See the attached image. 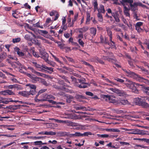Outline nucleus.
Instances as JSON below:
<instances>
[{"mask_svg": "<svg viewBox=\"0 0 149 149\" xmlns=\"http://www.w3.org/2000/svg\"><path fill=\"white\" fill-rule=\"evenodd\" d=\"M123 70L125 72V74L126 76L135 79L139 81L143 82L149 84V81L143 77L136 74L135 73L130 71L129 70L123 69Z\"/></svg>", "mask_w": 149, "mask_h": 149, "instance_id": "1", "label": "nucleus"}, {"mask_svg": "<svg viewBox=\"0 0 149 149\" xmlns=\"http://www.w3.org/2000/svg\"><path fill=\"white\" fill-rule=\"evenodd\" d=\"M126 81L128 82L124 83V84L128 88L131 90L132 92L136 93H139L138 89L140 86L143 87L142 85L135 83L129 79H126Z\"/></svg>", "mask_w": 149, "mask_h": 149, "instance_id": "2", "label": "nucleus"}, {"mask_svg": "<svg viewBox=\"0 0 149 149\" xmlns=\"http://www.w3.org/2000/svg\"><path fill=\"white\" fill-rule=\"evenodd\" d=\"M40 99L36 98V97H35L34 100L36 102L38 103L40 102H43L44 101H47L50 99L55 100V97L52 95H49L46 93H44L41 95L40 96Z\"/></svg>", "mask_w": 149, "mask_h": 149, "instance_id": "3", "label": "nucleus"}, {"mask_svg": "<svg viewBox=\"0 0 149 149\" xmlns=\"http://www.w3.org/2000/svg\"><path fill=\"white\" fill-rule=\"evenodd\" d=\"M130 132H127L126 133L129 134H137L139 135H144L146 134L145 131L137 129H131Z\"/></svg>", "mask_w": 149, "mask_h": 149, "instance_id": "4", "label": "nucleus"}, {"mask_svg": "<svg viewBox=\"0 0 149 149\" xmlns=\"http://www.w3.org/2000/svg\"><path fill=\"white\" fill-rule=\"evenodd\" d=\"M102 97L106 101L110 103H114L116 102V100L114 99V97L108 95H103Z\"/></svg>", "mask_w": 149, "mask_h": 149, "instance_id": "5", "label": "nucleus"}, {"mask_svg": "<svg viewBox=\"0 0 149 149\" xmlns=\"http://www.w3.org/2000/svg\"><path fill=\"white\" fill-rule=\"evenodd\" d=\"M110 89L113 92L118 94V95L120 96H124L126 94L125 92L121 90L113 88H110Z\"/></svg>", "mask_w": 149, "mask_h": 149, "instance_id": "6", "label": "nucleus"}, {"mask_svg": "<svg viewBox=\"0 0 149 149\" xmlns=\"http://www.w3.org/2000/svg\"><path fill=\"white\" fill-rule=\"evenodd\" d=\"M124 3H130V7H132L133 6H140L142 7H143L144 5L142 4L140 2L134 3L133 4H132L133 1V0H121Z\"/></svg>", "mask_w": 149, "mask_h": 149, "instance_id": "7", "label": "nucleus"}, {"mask_svg": "<svg viewBox=\"0 0 149 149\" xmlns=\"http://www.w3.org/2000/svg\"><path fill=\"white\" fill-rule=\"evenodd\" d=\"M40 52L42 56L41 58H43L46 62L48 60L49 55L48 54L45 52V50L42 49L40 50Z\"/></svg>", "mask_w": 149, "mask_h": 149, "instance_id": "8", "label": "nucleus"}, {"mask_svg": "<svg viewBox=\"0 0 149 149\" xmlns=\"http://www.w3.org/2000/svg\"><path fill=\"white\" fill-rule=\"evenodd\" d=\"M91 36L92 37H94L96 33L97 29L96 28L93 27H91L89 29Z\"/></svg>", "mask_w": 149, "mask_h": 149, "instance_id": "9", "label": "nucleus"}, {"mask_svg": "<svg viewBox=\"0 0 149 149\" xmlns=\"http://www.w3.org/2000/svg\"><path fill=\"white\" fill-rule=\"evenodd\" d=\"M66 118H67L69 119H75L76 118V115L72 113H65V117Z\"/></svg>", "mask_w": 149, "mask_h": 149, "instance_id": "10", "label": "nucleus"}, {"mask_svg": "<svg viewBox=\"0 0 149 149\" xmlns=\"http://www.w3.org/2000/svg\"><path fill=\"white\" fill-rule=\"evenodd\" d=\"M42 68L46 70V71L48 73L51 74L53 72V68L51 67H48L45 65L42 64Z\"/></svg>", "mask_w": 149, "mask_h": 149, "instance_id": "11", "label": "nucleus"}, {"mask_svg": "<svg viewBox=\"0 0 149 149\" xmlns=\"http://www.w3.org/2000/svg\"><path fill=\"white\" fill-rule=\"evenodd\" d=\"M106 30L107 32V33L109 37V40L110 41L112 42L114 44V42L112 40V32L111 31L109 28L108 27L106 28Z\"/></svg>", "mask_w": 149, "mask_h": 149, "instance_id": "12", "label": "nucleus"}, {"mask_svg": "<svg viewBox=\"0 0 149 149\" xmlns=\"http://www.w3.org/2000/svg\"><path fill=\"white\" fill-rule=\"evenodd\" d=\"M112 15L114 18L115 20L117 22H119L120 21L119 18V15L117 13H112Z\"/></svg>", "mask_w": 149, "mask_h": 149, "instance_id": "13", "label": "nucleus"}, {"mask_svg": "<svg viewBox=\"0 0 149 149\" xmlns=\"http://www.w3.org/2000/svg\"><path fill=\"white\" fill-rule=\"evenodd\" d=\"M73 126L76 127L75 128L77 130H83L85 128V126L84 125L79 124L77 123H75Z\"/></svg>", "mask_w": 149, "mask_h": 149, "instance_id": "14", "label": "nucleus"}, {"mask_svg": "<svg viewBox=\"0 0 149 149\" xmlns=\"http://www.w3.org/2000/svg\"><path fill=\"white\" fill-rule=\"evenodd\" d=\"M28 93V91H19L18 92V94L22 96L28 97H29Z\"/></svg>", "mask_w": 149, "mask_h": 149, "instance_id": "15", "label": "nucleus"}, {"mask_svg": "<svg viewBox=\"0 0 149 149\" xmlns=\"http://www.w3.org/2000/svg\"><path fill=\"white\" fill-rule=\"evenodd\" d=\"M15 52H17V54L20 57H23L24 56V54L22 52L19 51V49L17 47H15L14 48Z\"/></svg>", "mask_w": 149, "mask_h": 149, "instance_id": "16", "label": "nucleus"}, {"mask_svg": "<svg viewBox=\"0 0 149 149\" xmlns=\"http://www.w3.org/2000/svg\"><path fill=\"white\" fill-rule=\"evenodd\" d=\"M8 88L9 89H12L15 88L17 90H18L21 88L20 85H19L15 84L13 85H10L8 86Z\"/></svg>", "mask_w": 149, "mask_h": 149, "instance_id": "17", "label": "nucleus"}, {"mask_svg": "<svg viewBox=\"0 0 149 149\" xmlns=\"http://www.w3.org/2000/svg\"><path fill=\"white\" fill-rule=\"evenodd\" d=\"M89 29L88 26H85L82 28H79L78 29V31L80 33H83Z\"/></svg>", "mask_w": 149, "mask_h": 149, "instance_id": "18", "label": "nucleus"}, {"mask_svg": "<svg viewBox=\"0 0 149 149\" xmlns=\"http://www.w3.org/2000/svg\"><path fill=\"white\" fill-rule=\"evenodd\" d=\"M32 63L36 68L40 69L39 70V71H42L43 70L42 69V65H41L39 64H37L35 61H33Z\"/></svg>", "mask_w": 149, "mask_h": 149, "instance_id": "19", "label": "nucleus"}, {"mask_svg": "<svg viewBox=\"0 0 149 149\" xmlns=\"http://www.w3.org/2000/svg\"><path fill=\"white\" fill-rule=\"evenodd\" d=\"M42 78L33 76L31 79V81L33 83H36L37 81H40L41 80Z\"/></svg>", "mask_w": 149, "mask_h": 149, "instance_id": "20", "label": "nucleus"}, {"mask_svg": "<svg viewBox=\"0 0 149 149\" xmlns=\"http://www.w3.org/2000/svg\"><path fill=\"white\" fill-rule=\"evenodd\" d=\"M7 56V54L6 52H3L0 54V62L4 59Z\"/></svg>", "mask_w": 149, "mask_h": 149, "instance_id": "21", "label": "nucleus"}, {"mask_svg": "<svg viewBox=\"0 0 149 149\" xmlns=\"http://www.w3.org/2000/svg\"><path fill=\"white\" fill-rule=\"evenodd\" d=\"M139 106H142L143 108H149V104L145 101H142Z\"/></svg>", "mask_w": 149, "mask_h": 149, "instance_id": "22", "label": "nucleus"}, {"mask_svg": "<svg viewBox=\"0 0 149 149\" xmlns=\"http://www.w3.org/2000/svg\"><path fill=\"white\" fill-rule=\"evenodd\" d=\"M57 135L60 136H65L68 135V133L65 132L60 131L57 133Z\"/></svg>", "mask_w": 149, "mask_h": 149, "instance_id": "23", "label": "nucleus"}, {"mask_svg": "<svg viewBox=\"0 0 149 149\" xmlns=\"http://www.w3.org/2000/svg\"><path fill=\"white\" fill-rule=\"evenodd\" d=\"M35 74L38 76H40L44 77H48V75L43 73L37 72L36 71L35 72Z\"/></svg>", "mask_w": 149, "mask_h": 149, "instance_id": "24", "label": "nucleus"}, {"mask_svg": "<svg viewBox=\"0 0 149 149\" xmlns=\"http://www.w3.org/2000/svg\"><path fill=\"white\" fill-rule=\"evenodd\" d=\"M142 101L141 98L139 97L136 98L134 100V102L136 104L139 106L140 105Z\"/></svg>", "mask_w": 149, "mask_h": 149, "instance_id": "25", "label": "nucleus"}, {"mask_svg": "<svg viewBox=\"0 0 149 149\" xmlns=\"http://www.w3.org/2000/svg\"><path fill=\"white\" fill-rule=\"evenodd\" d=\"M98 12L104 13L105 10L104 9V6L102 5H100L99 8L98 9Z\"/></svg>", "mask_w": 149, "mask_h": 149, "instance_id": "26", "label": "nucleus"}, {"mask_svg": "<svg viewBox=\"0 0 149 149\" xmlns=\"http://www.w3.org/2000/svg\"><path fill=\"white\" fill-rule=\"evenodd\" d=\"M103 58L105 60H107V61L111 62H113L115 61V60L113 58H110L107 56H103Z\"/></svg>", "mask_w": 149, "mask_h": 149, "instance_id": "27", "label": "nucleus"}, {"mask_svg": "<svg viewBox=\"0 0 149 149\" xmlns=\"http://www.w3.org/2000/svg\"><path fill=\"white\" fill-rule=\"evenodd\" d=\"M56 133L55 132H53L52 131H45V135H55Z\"/></svg>", "mask_w": 149, "mask_h": 149, "instance_id": "28", "label": "nucleus"}, {"mask_svg": "<svg viewBox=\"0 0 149 149\" xmlns=\"http://www.w3.org/2000/svg\"><path fill=\"white\" fill-rule=\"evenodd\" d=\"M97 135L99 138H109V135L107 134H97Z\"/></svg>", "mask_w": 149, "mask_h": 149, "instance_id": "29", "label": "nucleus"}, {"mask_svg": "<svg viewBox=\"0 0 149 149\" xmlns=\"http://www.w3.org/2000/svg\"><path fill=\"white\" fill-rule=\"evenodd\" d=\"M73 99V97L71 95H68L67 96L66 101L67 102L70 103L71 101H72Z\"/></svg>", "mask_w": 149, "mask_h": 149, "instance_id": "30", "label": "nucleus"}, {"mask_svg": "<svg viewBox=\"0 0 149 149\" xmlns=\"http://www.w3.org/2000/svg\"><path fill=\"white\" fill-rule=\"evenodd\" d=\"M78 17V14H77L74 15V17L73 19L72 20V24H71L70 25V27L72 26L74 22L76 20L77 17Z\"/></svg>", "mask_w": 149, "mask_h": 149, "instance_id": "31", "label": "nucleus"}, {"mask_svg": "<svg viewBox=\"0 0 149 149\" xmlns=\"http://www.w3.org/2000/svg\"><path fill=\"white\" fill-rule=\"evenodd\" d=\"M130 50L131 52L134 54H136L138 49L136 47H130Z\"/></svg>", "mask_w": 149, "mask_h": 149, "instance_id": "32", "label": "nucleus"}, {"mask_svg": "<svg viewBox=\"0 0 149 149\" xmlns=\"http://www.w3.org/2000/svg\"><path fill=\"white\" fill-rule=\"evenodd\" d=\"M26 86H29L31 90H36V86L35 85L30 84H28L26 85Z\"/></svg>", "mask_w": 149, "mask_h": 149, "instance_id": "33", "label": "nucleus"}, {"mask_svg": "<svg viewBox=\"0 0 149 149\" xmlns=\"http://www.w3.org/2000/svg\"><path fill=\"white\" fill-rule=\"evenodd\" d=\"M47 90L46 89H43L40 90L38 92V94L35 97H36L38 98V96L40 94L45 92Z\"/></svg>", "mask_w": 149, "mask_h": 149, "instance_id": "34", "label": "nucleus"}, {"mask_svg": "<svg viewBox=\"0 0 149 149\" xmlns=\"http://www.w3.org/2000/svg\"><path fill=\"white\" fill-rule=\"evenodd\" d=\"M128 102L127 100H121L120 101V103L122 104L125 105L128 103Z\"/></svg>", "mask_w": 149, "mask_h": 149, "instance_id": "35", "label": "nucleus"}, {"mask_svg": "<svg viewBox=\"0 0 149 149\" xmlns=\"http://www.w3.org/2000/svg\"><path fill=\"white\" fill-rule=\"evenodd\" d=\"M46 62L50 65L53 67H55L56 64L55 63L49 60H48Z\"/></svg>", "mask_w": 149, "mask_h": 149, "instance_id": "36", "label": "nucleus"}, {"mask_svg": "<svg viewBox=\"0 0 149 149\" xmlns=\"http://www.w3.org/2000/svg\"><path fill=\"white\" fill-rule=\"evenodd\" d=\"M21 38H13L12 42L13 43H15L19 42Z\"/></svg>", "mask_w": 149, "mask_h": 149, "instance_id": "37", "label": "nucleus"}, {"mask_svg": "<svg viewBox=\"0 0 149 149\" xmlns=\"http://www.w3.org/2000/svg\"><path fill=\"white\" fill-rule=\"evenodd\" d=\"M29 94V97L30 95H35L36 93V90H31L29 91H28Z\"/></svg>", "mask_w": 149, "mask_h": 149, "instance_id": "38", "label": "nucleus"}, {"mask_svg": "<svg viewBox=\"0 0 149 149\" xmlns=\"http://www.w3.org/2000/svg\"><path fill=\"white\" fill-rule=\"evenodd\" d=\"M97 17L99 19V20L101 22L103 21L102 15L100 13L98 12L97 15Z\"/></svg>", "mask_w": 149, "mask_h": 149, "instance_id": "39", "label": "nucleus"}, {"mask_svg": "<svg viewBox=\"0 0 149 149\" xmlns=\"http://www.w3.org/2000/svg\"><path fill=\"white\" fill-rule=\"evenodd\" d=\"M92 133L90 132H86L82 134V136H88L89 135H91Z\"/></svg>", "mask_w": 149, "mask_h": 149, "instance_id": "40", "label": "nucleus"}, {"mask_svg": "<svg viewBox=\"0 0 149 149\" xmlns=\"http://www.w3.org/2000/svg\"><path fill=\"white\" fill-rule=\"evenodd\" d=\"M138 139L142 141H144L149 144V139L146 138L139 139Z\"/></svg>", "mask_w": 149, "mask_h": 149, "instance_id": "41", "label": "nucleus"}, {"mask_svg": "<svg viewBox=\"0 0 149 149\" xmlns=\"http://www.w3.org/2000/svg\"><path fill=\"white\" fill-rule=\"evenodd\" d=\"M78 42L79 44L82 47H83L84 46V42H83V41L81 39V38H79L78 40Z\"/></svg>", "mask_w": 149, "mask_h": 149, "instance_id": "42", "label": "nucleus"}, {"mask_svg": "<svg viewBox=\"0 0 149 149\" xmlns=\"http://www.w3.org/2000/svg\"><path fill=\"white\" fill-rule=\"evenodd\" d=\"M10 100L11 99H10ZM9 102H19V101H18L10 100L9 101H8V100H5V101H2V102L7 104H8Z\"/></svg>", "mask_w": 149, "mask_h": 149, "instance_id": "43", "label": "nucleus"}, {"mask_svg": "<svg viewBox=\"0 0 149 149\" xmlns=\"http://www.w3.org/2000/svg\"><path fill=\"white\" fill-rule=\"evenodd\" d=\"M7 95H14L15 93L11 90H6Z\"/></svg>", "mask_w": 149, "mask_h": 149, "instance_id": "44", "label": "nucleus"}, {"mask_svg": "<svg viewBox=\"0 0 149 149\" xmlns=\"http://www.w3.org/2000/svg\"><path fill=\"white\" fill-rule=\"evenodd\" d=\"M95 61L96 62H98L101 64H104V62L102 61V60L99 58L97 57L95 58Z\"/></svg>", "mask_w": 149, "mask_h": 149, "instance_id": "45", "label": "nucleus"}, {"mask_svg": "<svg viewBox=\"0 0 149 149\" xmlns=\"http://www.w3.org/2000/svg\"><path fill=\"white\" fill-rule=\"evenodd\" d=\"M105 79L106 80L107 82H109V83H111L110 84H107L108 85H109L110 86H112V85H117L115 83H114L113 82H112V81H110L108 79Z\"/></svg>", "mask_w": 149, "mask_h": 149, "instance_id": "46", "label": "nucleus"}, {"mask_svg": "<svg viewBox=\"0 0 149 149\" xmlns=\"http://www.w3.org/2000/svg\"><path fill=\"white\" fill-rule=\"evenodd\" d=\"M25 39L28 41H31L32 40V38H31L29 35L28 34H26L24 36Z\"/></svg>", "mask_w": 149, "mask_h": 149, "instance_id": "47", "label": "nucleus"}, {"mask_svg": "<svg viewBox=\"0 0 149 149\" xmlns=\"http://www.w3.org/2000/svg\"><path fill=\"white\" fill-rule=\"evenodd\" d=\"M73 136H82V134H81L80 132H76L74 134H72Z\"/></svg>", "mask_w": 149, "mask_h": 149, "instance_id": "48", "label": "nucleus"}, {"mask_svg": "<svg viewBox=\"0 0 149 149\" xmlns=\"http://www.w3.org/2000/svg\"><path fill=\"white\" fill-rule=\"evenodd\" d=\"M84 107L83 106H79L78 107H75V109L77 110H82L84 111Z\"/></svg>", "mask_w": 149, "mask_h": 149, "instance_id": "49", "label": "nucleus"}, {"mask_svg": "<svg viewBox=\"0 0 149 149\" xmlns=\"http://www.w3.org/2000/svg\"><path fill=\"white\" fill-rule=\"evenodd\" d=\"M85 83H81V84L79 85L78 87L80 88H85L87 87V86L84 84Z\"/></svg>", "mask_w": 149, "mask_h": 149, "instance_id": "50", "label": "nucleus"}, {"mask_svg": "<svg viewBox=\"0 0 149 149\" xmlns=\"http://www.w3.org/2000/svg\"><path fill=\"white\" fill-rule=\"evenodd\" d=\"M95 109H93L92 108H91L89 107H88L87 108H86L84 107V111H93Z\"/></svg>", "mask_w": 149, "mask_h": 149, "instance_id": "51", "label": "nucleus"}, {"mask_svg": "<svg viewBox=\"0 0 149 149\" xmlns=\"http://www.w3.org/2000/svg\"><path fill=\"white\" fill-rule=\"evenodd\" d=\"M40 23L39 22H38L37 23H36L35 24H33V26L34 27H38V28H42L43 27L42 26H41L40 25Z\"/></svg>", "mask_w": 149, "mask_h": 149, "instance_id": "52", "label": "nucleus"}, {"mask_svg": "<svg viewBox=\"0 0 149 149\" xmlns=\"http://www.w3.org/2000/svg\"><path fill=\"white\" fill-rule=\"evenodd\" d=\"M114 79L116 81H117L120 82L121 83H123L125 81V80L118 78H116Z\"/></svg>", "mask_w": 149, "mask_h": 149, "instance_id": "53", "label": "nucleus"}, {"mask_svg": "<svg viewBox=\"0 0 149 149\" xmlns=\"http://www.w3.org/2000/svg\"><path fill=\"white\" fill-rule=\"evenodd\" d=\"M93 5L94 7H98V4L97 0H94L93 2Z\"/></svg>", "mask_w": 149, "mask_h": 149, "instance_id": "54", "label": "nucleus"}, {"mask_svg": "<svg viewBox=\"0 0 149 149\" xmlns=\"http://www.w3.org/2000/svg\"><path fill=\"white\" fill-rule=\"evenodd\" d=\"M8 57L11 60H17V58L15 57H13L11 55H8Z\"/></svg>", "mask_w": 149, "mask_h": 149, "instance_id": "55", "label": "nucleus"}, {"mask_svg": "<svg viewBox=\"0 0 149 149\" xmlns=\"http://www.w3.org/2000/svg\"><path fill=\"white\" fill-rule=\"evenodd\" d=\"M6 90H5L3 91H1L0 92V94L2 95H7Z\"/></svg>", "mask_w": 149, "mask_h": 149, "instance_id": "56", "label": "nucleus"}, {"mask_svg": "<svg viewBox=\"0 0 149 149\" xmlns=\"http://www.w3.org/2000/svg\"><path fill=\"white\" fill-rule=\"evenodd\" d=\"M57 142V141L56 140H53L52 141L49 140L48 141V143H51L54 145L56 144Z\"/></svg>", "mask_w": 149, "mask_h": 149, "instance_id": "57", "label": "nucleus"}, {"mask_svg": "<svg viewBox=\"0 0 149 149\" xmlns=\"http://www.w3.org/2000/svg\"><path fill=\"white\" fill-rule=\"evenodd\" d=\"M40 81L45 86H47L48 85L46 81L42 78L41 80H40Z\"/></svg>", "mask_w": 149, "mask_h": 149, "instance_id": "58", "label": "nucleus"}, {"mask_svg": "<svg viewBox=\"0 0 149 149\" xmlns=\"http://www.w3.org/2000/svg\"><path fill=\"white\" fill-rule=\"evenodd\" d=\"M71 19L70 17V15H68V23H69V25L70 26V25L71 24H72V23H71Z\"/></svg>", "mask_w": 149, "mask_h": 149, "instance_id": "59", "label": "nucleus"}, {"mask_svg": "<svg viewBox=\"0 0 149 149\" xmlns=\"http://www.w3.org/2000/svg\"><path fill=\"white\" fill-rule=\"evenodd\" d=\"M66 57L67 59L68 60V61L72 63H74V60L72 58L66 56Z\"/></svg>", "mask_w": 149, "mask_h": 149, "instance_id": "60", "label": "nucleus"}, {"mask_svg": "<svg viewBox=\"0 0 149 149\" xmlns=\"http://www.w3.org/2000/svg\"><path fill=\"white\" fill-rule=\"evenodd\" d=\"M27 26L29 28V29L33 31L34 32H36V29L33 28L31 26H29L28 24H27Z\"/></svg>", "mask_w": 149, "mask_h": 149, "instance_id": "61", "label": "nucleus"}, {"mask_svg": "<svg viewBox=\"0 0 149 149\" xmlns=\"http://www.w3.org/2000/svg\"><path fill=\"white\" fill-rule=\"evenodd\" d=\"M32 54L33 56L35 57L38 58L40 56L38 53L35 51L33 52Z\"/></svg>", "mask_w": 149, "mask_h": 149, "instance_id": "62", "label": "nucleus"}, {"mask_svg": "<svg viewBox=\"0 0 149 149\" xmlns=\"http://www.w3.org/2000/svg\"><path fill=\"white\" fill-rule=\"evenodd\" d=\"M34 143L36 145H39L41 144L42 141H37L34 142Z\"/></svg>", "mask_w": 149, "mask_h": 149, "instance_id": "63", "label": "nucleus"}, {"mask_svg": "<svg viewBox=\"0 0 149 149\" xmlns=\"http://www.w3.org/2000/svg\"><path fill=\"white\" fill-rule=\"evenodd\" d=\"M144 92L147 95H149V87L146 88Z\"/></svg>", "mask_w": 149, "mask_h": 149, "instance_id": "64", "label": "nucleus"}]
</instances>
